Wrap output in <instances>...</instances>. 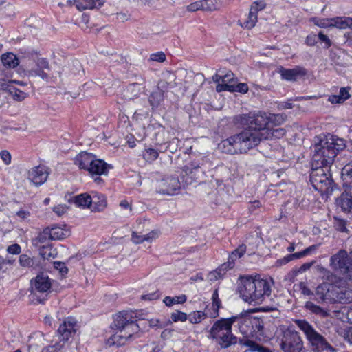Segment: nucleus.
<instances>
[{"instance_id": "1", "label": "nucleus", "mask_w": 352, "mask_h": 352, "mask_svg": "<svg viewBox=\"0 0 352 352\" xmlns=\"http://www.w3.org/2000/svg\"><path fill=\"white\" fill-rule=\"evenodd\" d=\"M243 126L240 133L223 140L219 144L222 152L229 154L245 153L265 140L280 139L285 135V129L278 127L283 124L282 114L259 112L256 114H243L239 117Z\"/></svg>"}, {"instance_id": "2", "label": "nucleus", "mask_w": 352, "mask_h": 352, "mask_svg": "<svg viewBox=\"0 0 352 352\" xmlns=\"http://www.w3.org/2000/svg\"><path fill=\"white\" fill-rule=\"evenodd\" d=\"M272 280L259 276H241L239 278L237 292L240 297L250 305H260L270 298Z\"/></svg>"}, {"instance_id": "3", "label": "nucleus", "mask_w": 352, "mask_h": 352, "mask_svg": "<svg viewBox=\"0 0 352 352\" xmlns=\"http://www.w3.org/2000/svg\"><path fill=\"white\" fill-rule=\"evenodd\" d=\"M345 147V141L338 137L327 134L316 138L314 146L312 166H330L338 153Z\"/></svg>"}, {"instance_id": "4", "label": "nucleus", "mask_w": 352, "mask_h": 352, "mask_svg": "<svg viewBox=\"0 0 352 352\" xmlns=\"http://www.w3.org/2000/svg\"><path fill=\"white\" fill-rule=\"evenodd\" d=\"M231 318H221L216 320L208 330V339L212 340L221 349H228L235 345L238 338L232 333Z\"/></svg>"}, {"instance_id": "5", "label": "nucleus", "mask_w": 352, "mask_h": 352, "mask_svg": "<svg viewBox=\"0 0 352 352\" xmlns=\"http://www.w3.org/2000/svg\"><path fill=\"white\" fill-rule=\"evenodd\" d=\"M296 325L305 333L307 340L314 351L322 352L324 351H333V347L326 338L319 333L314 327L307 320L298 319L294 320Z\"/></svg>"}, {"instance_id": "6", "label": "nucleus", "mask_w": 352, "mask_h": 352, "mask_svg": "<svg viewBox=\"0 0 352 352\" xmlns=\"http://www.w3.org/2000/svg\"><path fill=\"white\" fill-rule=\"evenodd\" d=\"M329 265L332 270L349 281H352V258L345 250H340L330 258Z\"/></svg>"}, {"instance_id": "7", "label": "nucleus", "mask_w": 352, "mask_h": 352, "mask_svg": "<svg viewBox=\"0 0 352 352\" xmlns=\"http://www.w3.org/2000/svg\"><path fill=\"white\" fill-rule=\"evenodd\" d=\"M329 167L314 166L310 173V182L312 186L321 194L328 192L333 183Z\"/></svg>"}, {"instance_id": "8", "label": "nucleus", "mask_w": 352, "mask_h": 352, "mask_svg": "<svg viewBox=\"0 0 352 352\" xmlns=\"http://www.w3.org/2000/svg\"><path fill=\"white\" fill-rule=\"evenodd\" d=\"M280 347L283 352H302L304 344L297 331L287 330L283 334Z\"/></svg>"}, {"instance_id": "9", "label": "nucleus", "mask_w": 352, "mask_h": 352, "mask_svg": "<svg viewBox=\"0 0 352 352\" xmlns=\"http://www.w3.org/2000/svg\"><path fill=\"white\" fill-rule=\"evenodd\" d=\"M112 327L135 333L138 330V325L134 320L133 312L128 311H121L115 316Z\"/></svg>"}, {"instance_id": "10", "label": "nucleus", "mask_w": 352, "mask_h": 352, "mask_svg": "<svg viewBox=\"0 0 352 352\" xmlns=\"http://www.w3.org/2000/svg\"><path fill=\"white\" fill-rule=\"evenodd\" d=\"M265 3L263 1H255L250 7L247 17L239 20V24L243 28L250 30L253 28L258 21V12L265 8Z\"/></svg>"}, {"instance_id": "11", "label": "nucleus", "mask_w": 352, "mask_h": 352, "mask_svg": "<svg viewBox=\"0 0 352 352\" xmlns=\"http://www.w3.org/2000/svg\"><path fill=\"white\" fill-rule=\"evenodd\" d=\"M337 285L329 283H322L316 288V295L320 301L335 304Z\"/></svg>"}, {"instance_id": "12", "label": "nucleus", "mask_w": 352, "mask_h": 352, "mask_svg": "<svg viewBox=\"0 0 352 352\" xmlns=\"http://www.w3.org/2000/svg\"><path fill=\"white\" fill-rule=\"evenodd\" d=\"M52 282L48 276L43 273L31 280V289L34 294H43L45 296L50 291Z\"/></svg>"}, {"instance_id": "13", "label": "nucleus", "mask_w": 352, "mask_h": 352, "mask_svg": "<svg viewBox=\"0 0 352 352\" xmlns=\"http://www.w3.org/2000/svg\"><path fill=\"white\" fill-rule=\"evenodd\" d=\"M233 324L237 326L241 333L245 338L251 337L254 333L252 329V316L250 315L233 316L230 317Z\"/></svg>"}, {"instance_id": "14", "label": "nucleus", "mask_w": 352, "mask_h": 352, "mask_svg": "<svg viewBox=\"0 0 352 352\" xmlns=\"http://www.w3.org/2000/svg\"><path fill=\"white\" fill-rule=\"evenodd\" d=\"M77 322L74 318L68 317L60 324L58 333L62 341L65 342L73 336L77 331Z\"/></svg>"}, {"instance_id": "15", "label": "nucleus", "mask_w": 352, "mask_h": 352, "mask_svg": "<svg viewBox=\"0 0 352 352\" xmlns=\"http://www.w3.org/2000/svg\"><path fill=\"white\" fill-rule=\"evenodd\" d=\"M144 227V223L139 222L135 231L132 232L131 241L135 243L139 244L143 242H152L159 236V232L157 230H152L147 234H143L142 228Z\"/></svg>"}, {"instance_id": "16", "label": "nucleus", "mask_w": 352, "mask_h": 352, "mask_svg": "<svg viewBox=\"0 0 352 352\" xmlns=\"http://www.w3.org/2000/svg\"><path fill=\"white\" fill-rule=\"evenodd\" d=\"M117 331L107 340V344L109 346H120L124 345L131 339L135 332L116 329Z\"/></svg>"}, {"instance_id": "17", "label": "nucleus", "mask_w": 352, "mask_h": 352, "mask_svg": "<svg viewBox=\"0 0 352 352\" xmlns=\"http://www.w3.org/2000/svg\"><path fill=\"white\" fill-rule=\"evenodd\" d=\"M160 192L173 195L181 188V183L177 177H168L160 183Z\"/></svg>"}, {"instance_id": "18", "label": "nucleus", "mask_w": 352, "mask_h": 352, "mask_svg": "<svg viewBox=\"0 0 352 352\" xmlns=\"http://www.w3.org/2000/svg\"><path fill=\"white\" fill-rule=\"evenodd\" d=\"M49 175L47 168L43 166H38L33 168L29 171L28 179L35 185L43 184Z\"/></svg>"}, {"instance_id": "19", "label": "nucleus", "mask_w": 352, "mask_h": 352, "mask_svg": "<svg viewBox=\"0 0 352 352\" xmlns=\"http://www.w3.org/2000/svg\"><path fill=\"white\" fill-rule=\"evenodd\" d=\"M278 73L280 74L282 79L294 81L296 80L299 76H303L307 74V70L300 67L296 66L293 69H286L280 67L278 69Z\"/></svg>"}, {"instance_id": "20", "label": "nucleus", "mask_w": 352, "mask_h": 352, "mask_svg": "<svg viewBox=\"0 0 352 352\" xmlns=\"http://www.w3.org/2000/svg\"><path fill=\"white\" fill-rule=\"evenodd\" d=\"M45 70H50L48 61L45 58H38L36 61V67L30 69L28 75L30 76H39L43 80H47L49 74Z\"/></svg>"}, {"instance_id": "21", "label": "nucleus", "mask_w": 352, "mask_h": 352, "mask_svg": "<svg viewBox=\"0 0 352 352\" xmlns=\"http://www.w3.org/2000/svg\"><path fill=\"white\" fill-rule=\"evenodd\" d=\"M351 302H352V289L337 285L335 304H348Z\"/></svg>"}, {"instance_id": "22", "label": "nucleus", "mask_w": 352, "mask_h": 352, "mask_svg": "<svg viewBox=\"0 0 352 352\" xmlns=\"http://www.w3.org/2000/svg\"><path fill=\"white\" fill-rule=\"evenodd\" d=\"M109 167V166L107 163L102 160L97 159L95 156L87 171L91 175H107Z\"/></svg>"}, {"instance_id": "23", "label": "nucleus", "mask_w": 352, "mask_h": 352, "mask_svg": "<svg viewBox=\"0 0 352 352\" xmlns=\"http://www.w3.org/2000/svg\"><path fill=\"white\" fill-rule=\"evenodd\" d=\"M305 308L310 314H314L321 318H325L331 315L330 309L320 307L312 301H307L305 304Z\"/></svg>"}, {"instance_id": "24", "label": "nucleus", "mask_w": 352, "mask_h": 352, "mask_svg": "<svg viewBox=\"0 0 352 352\" xmlns=\"http://www.w3.org/2000/svg\"><path fill=\"white\" fill-rule=\"evenodd\" d=\"M338 207L344 212H349L352 209V195L349 192H342L336 200Z\"/></svg>"}, {"instance_id": "25", "label": "nucleus", "mask_w": 352, "mask_h": 352, "mask_svg": "<svg viewBox=\"0 0 352 352\" xmlns=\"http://www.w3.org/2000/svg\"><path fill=\"white\" fill-rule=\"evenodd\" d=\"M94 157L95 155L91 153L81 152L76 157L74 162L75 164L78 165L80 169L87 170Z\"/></svg>"}, {"instance_id": "26", "label": "nucleus", "mask_w": 352, "mask_h": 352, "mask_svg": "<svg viewBox=\"0 0 352 352\" xmlns=\"http://www.w3.org/2000/svg\"><path fill=\"white\" fill-rule=\"evenodd\" d=\"M74 2L76 8L82 11L87 9L99 8L103 6L104 0H75Z\"/></svg>"}, {"instance_id": "27", "label": "nucleus", "mask_w": 352, "mask_h": 352, "mask_svg": "<svg viewBox=\"0 0 352 352\" xmlns=\"http://www.w3.org/2000/svg\"><path fill=\"white\" fill-rule=\"evenodd\" d=\"M233 268V263L232 262L225 263L219 266L217 270L210 272L208 274V279L210 281H215L219 278H222L226 272L230 269Z\"/></svg>"}, {"instance_id": "28", "label": "nucleus", "mask_w": 352, "mask_h": 352, "mask_svg": "<svg viewBox=\"0 0 352 352\" xmlns=\"http://www.w3.org/2000/svg\"><path fill=\"white\" fill-rule=\"evenodd\" d=\"M349 90V87H342L338 94L329 96L328 100L332 104H342L351 97Z\"/></svg>"}, {"instance_id": "29", "label": "nucleus", "mask_w": 352, "mask_h": 352, "mask_svg": "<svg viewBox=\"0 0 352 352\" xmlns=\"http://www.w3.org/2000/svg\"><path fill=\"white\" fill-rule=\"evenodd\" d=\"M91 208L95 210H102L107 205L105 197L98 192H93L91 195Z\"/></svg>"}, {"instance_id": "30", "label": "nucleus", "mask_w": 352, "mask_h": 352, "mask_svg": "<svg viewBox=\"0 0 352 352\" xmlns=\"http://www.w3.org/2000/svg\"><path fill=\"white\" fill-rule=\"evenodd\" d=\"M332 28L352 30V18L349 16H336L332 18Z\"/></svg>"}, {"instance_id": "31", "label": "nucleus", "mask_w": 352, "mask_h": 352, "mask_svg": "<svg viewBox=\"0 0 352 352\" xmlns=\"http://www.w3.org/2000/svg\"><path fill=\"white\" fill-rule=\"evenodd\" d=\"M223 0H202L203 11L212 12L219 10L223 6Z\"/></svg>"}, {"instance_id": "32", "label": "nucleus", "mask_w": 352, "mask_h": 352, "mask_svg": "<svg viewBox=\"0 0 352 352\" xmlns=\"http://www.w3.org/2000/svg\"><path fill=\"white\" fill-rule=\"evenodd\" d=\"M1 62L3 65L10 68H14L19 63L18 58L13 53H6L3 54L1 56Z\"/></svg>"}, {"instance_id": "33", "label": "nucleus", "mask_w": 352, "mask_h": 352, "mask_svg": "<svg viewBox=\"0 0 352 352\" xmlns=\"http://www.w3.org/2000/svg\"><path fill=\"white\" fill-rule=\"evenodd\" d=\"M52 240H62L68 236V232L57 226L49 228Z\"/></svg>"}, {"instance_id": "34", "label": "nucleus", "mask_w": 352, "mask_h": 352, "mask_svg": "<svg viewBox=\"0 0 352 352\" xmlns=\"http://www.w3.org/2000/svg\"><path fill=\"white\" fill-rule=\"evenodd\" d=\"M75 204L82 208H91V195L83 193L75 197Z\"/></svg>"}, {"instance_id": "35", "label": "nucleus", "mask_w": 352, "mask_h": 352, "mask_svg": "<svg viewBox=\"0 0 352 352\" xmlns=\"http://www.w3.org/2000/svg\"><path fill=\"white\" fill-rule=\"evenodd\" d=\"M252 329L254 330V333L251 337H258L262 335L263 329V320L259 318L252 316Z\"/></svg>"}, {"instance_id": "36", "label": "nucleus", "mask_w": 352, "mask_h": 352, "mask_svg": "<svg viewBox=\"0 0 352 352\" xmlns=\"http://www.w3.org/2000/svg\"><path fill=\"white\" fill-rule=\"evenodd\" d=\"M160 153L158 150L148 147L142 151V157L148 162H152L156 160L159 157Z\"/></svg>"}, {"instance_id": "37", "label": "nucleus", "mask_w": 352, "mask_h": 352, "mask_svg": "<svg viewBox=\"0 0 352 352\" xmlns=\"http://www.w3.org/2000/svg\"><path fill=\"white\" fill-rule=\"evenodd\" d=\"M208 314L201 311H195L189 314L188 320L191 324H198L205 320Z\"/></svg>"}, {"instance_id": "38", "label": "nucleus", "mask_w": 352, "mask_h": 352, "mask_svg": "<svg viewBox=\"0 0 352 352\" xmlns=\"http://www.w3.org/2000/svg\"><path fill=\"white\" fill-rule=\"evenodd\" d=\"M50 241H52L51 239L50 232L49 231V228H45L43 232H41L38 236L35 239V244L36 245L45 244L48 243Z\"/></svg>"}, {"instance_id": "39", "label": "nucleus", "mask_w": 352, "mask_h": 352, "mask_svg": "<svg viewBox=\"0 0 352 352\" xmlns=\"http://www.w3.org/2000/svg\"><path fill=\"white\" fill-rule=\"evenodd\" d=\"M246 251V246L245 245H241L234 250L231 254L229 256L228 261L227 263L232 262L233 263V266L234 265V261L236 258H241Z\"/></svg>"}, {"instance_id": "40", "label": "nucleus", "mask_w": 352, "mask_h": 352, "mask_svg": "<svg viewBox=\"0 0 352 352\" xmlns=\"http://www.w3.org/2000/svg\"><path fill=\"white\" fill-rule=\"evenodd\" d=\"M40 254L44 259H50L55 258L56 252L51 245H43L40 250Z\"/></svg>"}, {"instance_id": "41", "label": "nucleus", "mask_w": 352, "mask_h": 352, "mask_svg": "<svg viewBox=\"0 0 352 352\" xmlns=\"http://www.w3.org/2000/svg\"><path fill=\"white\" fill-rule=\"evenodd\" d=\"M163 98H164L163 92L162 91L159 90V91L153 92L150 95V96L148 98V100H149L151 105L153 107H157L159 106L160 102L163 100Z\"/></svg>"}, {"instance_id": "42", "label": "nucleus", "mask_w": 352, "mask_h": 352, "mask_svg": "<svg viewBox=\"0 0 352 352\" xmlns=\"http://www.w3.org/2000/svg\"><path fill=\"white\" fill-rule=\"evenodd\" d=\"M186 296L185 295H181L179 296L170 297L166 296L163 302L166 306L170 307L175 304L184 303L186 301Z\"/></svg>"}, {"instance_id": "43", "label": "nucleus", "mask_w": 352, "mask_h": 352, "mask_svg": "<svg viewBox=\"0 0 352 352\" xmlns=\"http://www.w3.org/2000/svg\"><path fill=\"white\" fill-rule=\"evenodd\" d=\"M317 248H318L317 245H311V246L305 248L304 250H302L301 252L292 254L291 256H292V260L302 258V257L309 254L311 252L315 251Z\"/></svg>"}, {"instance_id": "44", "label": "nucleus", "mask_w": 352, "mask_h": 352, "mask_svg": "<svg viewBox=\"0 0 352 352\" xmlns=\"http://www.w3.org/2000/svg\"><path fill=\"white\" fill-rule=\"evenodd\" d=\"M184 9L189 12H194L198 10L203 11V3L202 0L197 1L190 3L184 8Z\"/></svg>"}, {"instance_id": "45", "label": "nucleus", "mask_w": 352, "mask_h": 352, "mask_svg": "<svg viewBox=\"0 0 352 352\" xmlns=\"http://www.w3.org/2000/svg\"><path fill=\"white\" fill-rule=\"evenodd\" d=\"M19 263L23 267H31L34 265V259L27 254H21L19 256Z\"/></svg>"}, {"instance_id": "46", "label": "nucleus", "mask_w": 352, "mask_h": 352, "mask_svg": "<svg viewBox=\"0 0 352 352\" xmlns=\"http://www.w3.org/2000/svg\"><path fill=\"white\" fill-rule=\"evenodd\" d=\"M170 318L172 320L175 322L178 321L185 322L188 319V316L184 312L176 311L171 314Z\"/></svg>"}, {"instance_id": "47", "label": "nucleus", "mask_w": 352, "mask_h": 352, "mask_svg": "<svg viewBox=\"0 0 352 352\" xmlns=\"http://www.w3.org/2000/svg\"><path fill=\"white\" fill-rule=\"evenodd\" d=\"M346 221L344 219L334 217V227L335 228L342 232H346Z\"/></svg>"}, {"instance_id": "48", "label": "nucleus", "mask_w": 352, "mask_h": 352, "mask_svg": "<svg viewBox=\"0 0 352 352\" xmlns=\"http://www.w3.org/2000/svg\"><path fill=\"white\" fill-rule=\"evenodd\" d=\"M247 344L250 346V349L249 351H245V352H268L267 349L252 341H248Z\"/></svg>"}, {"instance_id": "49", "label": "nucleus", "mask_w": 352, "mask_h": 352, "mask_svg": "<svg viewBox=\"0 0 352 352\" xmlns=\"http://www.w3.org/2000/svg\"><path fill=\"white\" fill-rule=\"evenodd\" d=\"M10 92L13 98L17 101H22L27 97V94L19 89H14L13 91H10Z\"/></svg>"}, {"instance_id": "50", "label": "nucleus", "mask_w": 352, "mask_h": 352, "mask_svg": "<svg viewBox=\"0 0 352 352\" xmlns=\"http://www.w3.org/2000/svg\"><path fill=\"white\" fill-rule=\"evenodd\" d=\"M221 305L220 299L212 300V308L213 311L210 314L211 318H216L219 316V309L221 307Z\"/></svg>"}, {"instance_id": "51", "label": "nucleus", "mask_w": 352, "mask_h": 352, "mask_svg": "<svg viewBox=\"0 0 352 352\" xmlns=\"http://www.w3.org/2000/svg\"><path fill=\"white\" fill-rule=\"evenodd\" d=\"M150 60L152 61L162 63L166 60V55L163 52H157L151 54Z\"/></svg>"}, {"instance_id": "52", "label": "nucleus", "mask_w": 352, "mask_h": 352, "mask_svg": "<svg viewBox=\"0 0 352 352\" xmlns=\"http://www.w3.org/2000/svg\"><path fill=\"white\" fill-rule=\"evenodd\" d=\"M216 90L218 92L228 91L233 92V84H228L223 82L219 83L216 87Z\"/></svg>"}, {"instance_id": "53", "label": "nucleus", "mask_w": 352, "mask_h": 352, "mask_svg": "<svg viewBox=\"0 0 352 352\" xmlns=\"http://www.w3.org/2000/svg\"><path fill=\"white\" fill-rule=\"evenodd\" d=\"M315 268L317 272L322 275L323 278H329V277L332 274L329 270L323 267L322 265H317Z\"/></svg>"}, {"instance_id": "54", "label": "nucleus", "mask_w": 352, "mask_h": 352, "mask_svg": "<svg viewBox=\"0 0 352 352\" xmlns=\"http://www.w3.org/2000/svg\"><path fill=\"white\" fill-rule=\"evenodd\" d=\"M316 25L322 28H332V18L320 19L318 21Z\"/></svg>"}, {"instance_id": "55", "label": "nucleus", "mask_w": 352, "mask_h": 352, "mask_svg": "<svg viewBox=\"0 0 352 352\" xmlns=\"http://www.w3.org/2000/svg\"><path fill=\"white\" fill-rule=\"evenodd\" d=\"M222 82L228 84H234L236 79L234 78V74L231 72H228L223 75Z\"/></svg>"}, {"instance_id": "56", "label": "nucleus", "mask_w": 352, "mask_h": 352, "mask_svg": "<svg viewBox=\"0 0 352 352\" xmlns=\"http://www.w3.org/2000/svg\"><path fill=\"white\" fill-rule=\"evenodd\" d=\"M248 91V86L245 83H239L236 85L233 84V91H238L243 94L247 93Z\"/></svg>"}, {"instance_id": "57", "label": "nucleus", "mask_w": 352, "mask_h": 352, "mask_svg": "<svg viewBox=\"0 0 352 352\" xmlns=\"http://www.w3.org/2000/svg\"><path fill=\"white\" fill-rule=\"evenodd\" d=\"M298 287L303 295L310 296L313 294L311 290L307 285V283L305 282H300L298 284Z\"/></svg>"}, {"instance_id": "58", "label": "nucleus", "mask_w": 352, "mask_h": 352, "mask_svg": "<svg viewBox=\"0 0 352 352\" xmlns=\"http://www.w3.org/2000/svg\"><path fill=\"white\" fill-rule=\"evenodd\" d=\"M342 333L344 340L352 344V327L344 329Z\"/></svg>"}, {"instance_id": "59", "label": "nucleus", "mask_w": 352, "mask_h": 352, "mask_svg": "<svg viewBox=\"0 0 352 352\" xmlns=\"http://www.w3.org/2000/svg\"><path fill=\"white\" fill-rule=\"evenodd\" d=\"M0 156L1 160L6 165H8L11 163V155L8 151L6 150L1 151L0 153Z\"/></svg>"}, {"instance_id": "60", "label": "nucleus", "mask_w": 352, "mask_h": 352, "mask_svg": "<svg viewBox=\"0 0 352 352\" xmlns=\"http://www.w3.org/2000/svg\"><path fill=\"white\" fill-rule=\"evenodd\" d=\"M54 267L58 270L62 274H65L67 272L68 270L64 263L62 262H54Z\"/></svg>"}, {"instance_id": "61", "label": "nucleus", "mask_w": 352, "mask_h": 352, "mask_svg": "<svg viewBox=\"0 0 352 352\" xmlns=\"http://www.w3.org/2000/svg\"><path fill=\"white\" fill-rule=\"evenodd\" d=\"M318 36L320 41L324 43V46L326 48H328L331 45V40L327 35L324 34L322 32H320Z\"/></svg>"}, {"instance_id": "62", "label": "nucleus", "mask_w": 352, "mask_h": 352, "mask_svg": "<svg viewBox=\"0 0 352 352\" xmlns=\"http://www.w3.org/2000/svg\"><path fill=\"white\" fill-rule=\"evenodd\" d=\"M7 251L13 254H18L21 252V247L18 244H13L8 247Z\"/></svg>"}, {"instance_id": "63", "label": "nucleus", "mask_w": 352, "mask_h": 352, "mask_svg": "<svg viewBox=\"0 0 352 352\" xmlns=\"http://www.w3.org/2000/svg\"><path fill=\"white\" fill-rule=\"evenodd\" d=\"M291 261H292V258L291 254H289L280 259L277 260L276 262V265L278 266H281L288 263Z\"/></svg>"}, {"instance_id": "64", "label": "nucleus", "mask_w": 352, "mask_h": 352, "mask_svg": "<svg viewBox=\"0 0 352 352\" xmlns=\"http://www.w3.org/2000/svg\"><path fill=\"white\" fill-rule=\"evenodd\" d=\"M53 210L58 216H61L66 212L67 207L65 205H58L57 206H55Z\"/></svg>"}]
</instances>
